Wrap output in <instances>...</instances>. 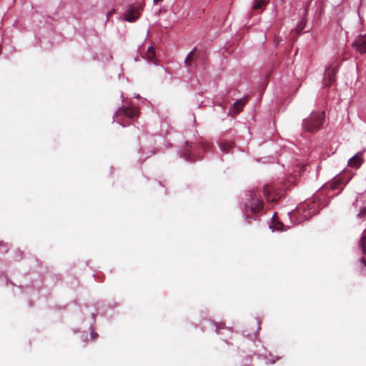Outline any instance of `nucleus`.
Segmentation results:
<instances>
[{
	"mask_svg": "<svg viewBox=\"0 0 366 366\" xmlns=\"http://www.w3.org/2000/svg\"><path fill=\"white\" fill-rule=\"evenodd\" d=\"M248 197L249 198L244 204L247 219L251 218L248 214L249 212L252 214H257L261 212L264 209L263 202L257 197L254 191H249Z\"/></svg>",
	"mask_w": 366,
	"mask_h": 366,
	"instance_id": "obj_1",
	"label": "nucleus"
},
{
	"mask_svg": "<svg viewBox=\"0 0 366 366\" xmlns=\"http://www.w3.org/2000/svg\"><path fill=\"white\" fill-rule=\"evenodd\" d=\"M323 112L312 113L311 116L303 121V127L310 132L317 130L323 123Z\"/></svg>",
	"mask_w": 366,
	"mask_h": 366,
	"instance_id": "obj_2",
	"label": "nucleus"
},
{
	"mask_svg": "<svg viewBox=\"0 0 366 366\" xmlns=\"http://www.w3.org/2000/svg\"><path fill=\"white\" fill-rule=\"evenodd\" d=\"M137 111L129 107H121L115 114V119L117 122L125 127L124 118L133 119L137 115Z\"/></svg>",
	"mask_w": 366,
	"mask_h": 366,
	"instance_id": "obj_3",
	"label": "nucleus"
},
{
	"mask_svg": "<svg viewBox=\"0 0 366 366\" xmlns=\"http://www.w3.org/2000/svg\"><path fill=\"white\" fill-rule=\"evenodd\" d=\"M263 194L267 201L275 202L282 197V193L273 185L267 184L263 188Z\"/></svg>",
	"mask_w": 366,
	"mask_h": 366,
	"instance_id": "obj_4",
	"label": "nucleus"
},
{
	"mask_svg": "<svg viewBox=\"0 0 366 366\" xmlns=\"http://www.w3.org/2000/svg\"><path fill=\"white\" fill-rule=\"evenodd\" d=\"M143 7L140 4L131 6L125 13L124 19L129 22L135 21L140 16Z\"/></svg>",
	"mask_w": 366,
	"mask_h": 366,
	"instance_id": "obj_5",
	"label": "nucleus"
},
{
	"mask_svg": "<svg viewBox=\"0 0 366 366\" xmlns=\"http://www.w3.org/2000/svg\"><path fill=\"white\" fill-rule=\"evenodd\" d=\"M352 46L361 54H366V35H360L353 42Z\"/></svg>",
	"mask_w": 366,
	"mask_h": 366,
	"instance_id": "obj_6",
	"label": "nucleus"
},
{
	"mask_svg": "<svg viewBox=\"0 0 366 366\" xmlns=\"http://www.w3.org/2000/svg\"><path fill=\"white\" fill-rule=\"evenodd\" d=\"M337 72V67H330L325 71L324 84L326 86H330L335 81V75Z\"/></svg>",
	"mask_w": 366,
	"mask_h": 366,
	"instance_id": "obj_7",
	"label": "nucleus"
},
{
	"mask_svg": "<svg viewBox=\"0 0 366 366\" xmlns=\"http://www.w3.org/2000/svg\"><path fill=\"white\" fill-rule=\"evenodd\" d=\"M330 188L332 190L340 189L342 190L344 187V179L342 176H337L329 184Z\"/></svg>",
	"mask_w": 366,
	"mask_h": 366,
	"instance_id": "obj_8",
	"label": "nucleus"
},
{
	"mask_svg": "<svg viewBox=\"0 0 366 366\" xmlns=\"http://www.w3.org/2000/svg\"><path fill=\"white\" fill-rule=\"evenodd\" d=\"M362 163V158L359 156V154L354 155L348 162V165L353 168H358Z\"/></svg>",
	"mask_w": 366,
	"mask_h": 366,
	"instance_id": "obj_9",
	"label": "nucleus"
},
{
	"mask_svg": "<svg viewBox=\"0 0 366 366\" xmlns=\"http://www.w3.org/2000/svg\"><path fill=\"white\" fill-rule=\"evenodd\" d=\"M220 149L225 153L229 152V149H232L234 144L232 142H228L227 140H221L219 143Z\"/></svg>",
	"mask_w": 366,
	"mask_h": 366,
	"instance_id": "obj_10",
	"label": "nucleus"
},
{
	"mask_svg": "<svg viewBox=\"0 0 366 366\" xmlns=\"http://www.w3.org/2000/svg\"><path fill=\"white\" fill-rule=\"evenodd\" d=\"M247 101V98L237 100L234 103V109L237 114L239 113Z\"/></svg>",
	"mask_w": 366,
	"mask_h": 366,
	"instance_id": "obj_11",
	"label": "nucleus"
},
{
	"mask_svg": "<svg viewBox=\"0 0 366 366\" xmlns=\"http://www.w3.org/2000/svg\"><path fill=\"white\" fill-rule=\"evenodd\" d=\"M144 58L148 61L155 63V51L152 46L147 49Z\"/></svg>",
	"mask_w": 366,
	"mask_h": 366,
	"instance_id": "obj_12",
	"label": "nucleus"
},
{
	"mask_svg": "<svg viewBox=\"0 0 366 366\" xmlns=\"http://www.w3.org/2000/svg\"><path fill=\"white\" fill-rule=\"evenodd\" d=\"M195 51L196 48H194L187 54V56L184 61V64L187 66H192L193 65L192 62L195 58Z\"/></svg>",
	"mask_w": 366,
	"mask_h": 366,
	"instance_id": "obj_13",
	"label": "nucleus"
},
{
	"mask_svg": "<svg viewBox=\"0 0 366 366\" xmlns=\"http://www.w3.org/2000/svg\"><path fill=\"white\" fill-rule=\"evenodd\" d=\"M266 5L267 1L265 0H255L252 9L254 11L262 10Z\"/></svg>",
	"mask_w": 366,
	"mask_h": 366,
	"instance_id": "obj_14",
	"label": "nucleus"
},
{
	"mask_svg": "<svg viewBox=\"0 0 366 366\" xmlns=\"http://www.w3.org/2000/svg\"><path fill=\"white\" fill-rule=\"evenodd\" d=\"M359 244L363 254L366 256V230L362 233Z\"/></svg>",
	"mask_w": 366,
	"mask_h": 366,
	"instance_id": "obj_15",
	"label": "nucleus"
},
{
	"mask_svg": "<svg viewBox=\"0 0 366 366\" xmlns=\"http://www.w3.org/2000/svg\"><path fill=\"white\" fill-rule=\"evenodd\" d=\"M191 149H192V146L189 145L188 144H187V148H186V150L183 153V157L187 160L194 161V158H193V156L192 154Z\"/></svg>",
	"mask_w": 366,
	"mask_h": 366,
	"instance_id": "obj_16",
	"label": "nucleus"
},
{
	"mask_svg": "<svg viewBox=\"0 0 366 366\" xmlns=\"http://www.w3.org/2000/svg\"><path fill=\"white\" fill-rule=\"evenodd\" d=\"M305 24H306V22L305 20L301 21L300 24L296 27V30H297V33H300L303 30V29L305 28Z\"/></svg>",
	"mask_w": 366,
	"mask_h": 366,
	"instance_id": "obj_17",
	"label": "nucleus"
},
{
	"mask_svg": "<svg viewBox=\"0 0 366 366\" xmlns=\"http://www.w3.org/2000/svg\"><path fill=\"white\" fill-rule=\"evenodd\" d=\"M366 216V207L362 208L357 214V217L362 218Z\"/></svg>",
	"mask_w": 366,
	"mask_h": 366,
	"instance_id": "obj_18",
	"label": "nucleus"
},
{
	"mask_svg": "<svg viewBox=\"0 0 366 366\" xmlns=\"http://www.w3.org/2000/svg\"><path fill=\"white\" fill-rule=\"evenodd\" d=\"M202 149H203L204 151H206V150H208V149H209V145L208 144H203L202 145Z\"/></svg>",
	"mask_w": 366,
	"mask_h": 366,
	"instance_id": "obj_19",
	"label": "nucleus"
},
{
	"mask_svg": "<svg viewBox=\"0 0 366 366\" xmlns=\"http://www.w3.org/2000/svg\"><path fill=\"white\" fill-rule=\"evenodd\" d=\"M98 336L97 333L94 332L93 330L91 332V337L92 340H95L96 337Z\"/></svg>",
	"mask_w": 366,
	"mask_h": 366,
	"instance_id": "obj_20",
	"label": "nucleus"
},
{
	"mask_svg": "<svg viewBox=\"0 0 366 366\" xmlns=\"http://www.w3.org/2000/svg\"><path fill=\"white\" fill-rule=\"evenodd\" d=\"M283 224L282 223H279L278 224L275 225V227L277 230H281Z\"/></svg>",
	"mask_w": 366,
	"mask_h": 366,
	"instance_id": "obj_21",
	"label": "nucleus"
},
{
	"mask_svg": "<svg viewBox=\"0 0 366 366\" xmlns=\"http://www.w3.org/2000/svg\"><path fill=\"white\" fill-rule=\"evenodd\" d=\"M360 262L362 264H364L366 266V259L365 257H362L360 259Z\"/></svg>",
	"mask_w": 366,
	"mask_h": 366,
	"instance_id": "obj_22",
	"label": "nucleus"
},
{
	"mask_svg": "<svg viewBox=\"0 0 366 366\" xmlns=\"http://www.w3.org/2000/svg\"><path fill=\"white\" fill-rule=\"evenodd\" d=\"M114 11H111L107 14V18L109 19V16L113 14Z\"/></svg>",
	"mask_w": 366,
	"mask_h": 366,
	"instance_id": "obj_23",
	"label": "nucleus"
},
{
	"mask_svg": "<svg viewBox=\"0 0 366 366\" xmlns=\"http://www.w3.org/2000/svg\"><path fill=\"white\" fill-rule=\"evenodd\" d=\"M162 0H154V2L155 4H158L159 1H162Z\"/></svg>",
	"mask_w": 366,
	"mask_h": 366,
	"instance_id": "obj_24",
	"label": "nucleus"
}]
</instances>
